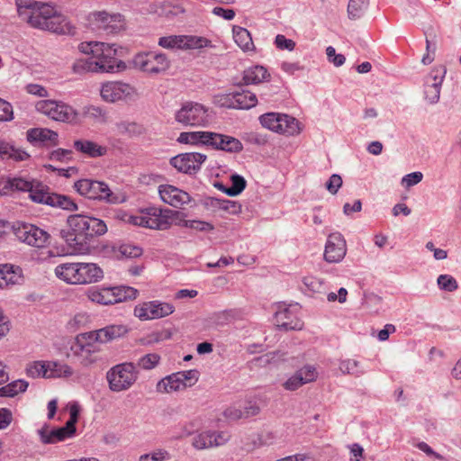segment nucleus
Listing matches in <instances>:
<instances>
[{"label":"nucleus","mask_w":461,"mask_h":461,"mask_svg":"<svg viewBox=\"0 0 461 461\" xmlns=\"http://www.w3.org/2000/svg\"><path fill=\"white\" fill-rule=\"evenodd\" d=\"M86 20L89 29L106 35L115 34L124 26L122 16L117 13L93 12L87 15Z\"/></svg>","instance_id":"9b49d317"},{"label":"nucleus","mask_w":461,"mask_h":461,"mask_svg":"<svg viewBox=\"0 0 461 461\" xmlns=\"http://www.w3.org/2000/svg\"><path fill=\"white\" fill-rule=\"evenodd\" d=\"M101 252L104 257L131 258L140 257L142 254V248L130 243L121 245L106 243L102 245Z\"/></svg>","instance_id":"412c9836"},{"label":"nucleus","mask_w":461,"mask_h":461,"mask_svg":"<svg viewBox=\"0 0 461 461\" xmlns=\"http://www.w3.org/2000/svg\"><path fill=\"white\" fill-rule=\"evenodd\" d=\"M347 245L343 235L339 232H333L328 236L324 259L329 263H339L346 256Z\"/></svg>","instance_id":"a211bd4d"},{"label":"nucleus","mask_w":461,"mask_h":461,"mask_svg":"<svg viewBox=\"0 0 461 461\" xmlns=\"http://www.w3.org/2000/svg\"><path fill=\"white\" fill-rule=\"evenodd\" d=\"M46 367L49 378L69 377L73 374V370L68 365L58 361L48 362Z\"/></svg>","instance_id":"72a5a7b5"},{"label":"nucleus","mask_w":461,"mask_h":461,"mask_svg":"<svg viewBox=\"0 0 461 461\" xmlns=\"http://www.w3.org/2000/svg\"><path fill=\"white\" fill-rule=\"evenodd\" d=\"M83 114L85 117L103 121L104 120L105 112L99 106L89 105L84 107Z\"/></svg>","instance_id":"603ef678"},{"label":"nucleus","mask_w":461,"mask_h":461,"mask_svg":"<svg viewBox=\"0 0 461 461\" xmlns=\"http://www.w3.org/2000/svg\"><path fill=\"white\" fill-rule=\"evenodd\" d=\"M342 178L339 174H332L325 184L326 189L332 194H336L342 185Z\"/></svg>","instance_id":"5fc2aeb1"},{"label":"nucleus","mask_w":461,"mask_h":461,"mask_svg":"<svg viewBox=\"0 0 461 461\" xmlns=\"http://www.w3.org/2000/svg\"><path fill=\"white\" fill-rule=\"evenodd\" d=\"M176 122L185 127H205L209 124L208 109L197 102L187 101L175 113Z\"/></svg>","instance_id":"1a4fd4ad"},{"label":"nucleus","mask_w":461,"mask_h":461,"mask_svg":"<svg viewBox=\"0 0 461 461\" xmlns=\"http://www.w3.org/2000/svg\"><path fill=\"white\" fill-rule=\"evenodd\" d=\"M137 377L136 366L131 362L115 365L106 373L109 389L114 393L128 390L136 382Z\"/></svg>","instance_id":"6e6552de"},{"label":"nucleus","mask_w":461,"mask_h":461,"mask_svg":"<svg viewBox=\"0 0 461 461\" xmlns=\"http://www.w3.org/2000/svg\"><path fill=\"white\" fill-rule=\"evenodd\" d=\"M156 388L159 393H169L185 389V384L183 383L179 373L176 372L158 381Z\"/></svg>","instance_id":"7c9ffc66"},{"label":"nucleus","mask_w":461,"mask_h":461,"mask_svg":"<svg viewBox=\"0 0 461 461\" xmlns=\"http://www.w3.org/2000/svg\"><path fill=\"white\" fill-rule=\"evenodd\" d=\"M274 43L278 50H286L289 51L294 50L296 45L293 40L286 38L283 34H277Z\"/></svg>","instance_id":"864d4df0"},{"label":"nucleus","mask_w":461,"mask_h":461,"mask_svg":"<svg viewBox=\"0 0 461 461\" xmlns=\"http://www.w3.org/2000/svg\"><path fill=\"white\" fill-rule=\"evenodd\" d=\"M438 288L445 292H454L458 288L457 281L450 275L442 274L437 278Z\"/></svg>","instance_id":"79ce46f5"},{"label":"nucleus","mask_w":461,"mask_h":461,"mask_svg":"<svg viewBox=\"0 0 461 461\" xmlns=\"http://www.w3.org/2000/svg\"><path fill=\"white\" fill-rule=\"evenodd\" d=\"M13 118L14 113L11 104L0 98V122H8Z\"/></svg>","instance_id":"052dcab7"},{"label":"nucleus","mask_w":461,"mask_h":461,"mask_svg":"<svg viewBox=\"0 0 461 461\" xmlns=\"http://www.w3.org/2000/svg\"><path fill=\"white\" fill-rule=\"evenodd\" d=\"M243 139L246 142L257 146H264L268 142V136L258 131L247 132Z\"/></svg>","instance_id":"09e8293b"},{"label":"nucleus","mask_w":461,"mask_h":461,"mask_svg":"<svg viewBox=\"0 0 461 461\" xmlns=\"http://www.w3.org/2000/svg\"><path fill=\"white\" fill-rule=\"evenodd\" d=\"M35 109L37 112L56 122L69 124H76L79 122L78 112L63 101L52 99L40 100L35 104Z\"/></svg>","instance_id":"423d86ee"},{"label":"nucleus","mask_w":461,"mask_h":461,"mask_svg":"<svg viewBox=\"0 0 461 461\" xmlns=\"http://www.w3.org/2000/svg\"><path fill=\"white\" fill-rule=\"evenodd\" d=\"M41 440L44 444H55L71 438L76 435L75 430L67 424L59 428L44 426L38 430Z\"/></svg>","instance_id":"4be33fe9"},{"label":"nucleus","mask_w":461,"mask_h":461,"mask_svg":"<svg viewBox=\"0 0 461 461\" xmlns=\"http://www.w3.org/2000/svg\"><path fill=\"white\" fill-rule=\"evenodd\" d=\"M47 363L42 361H34L28 364L25 372L27 376L32 378L44 377L49 378L48 369L46 367Z\"/></svg>","instance_id":"58836bf2"},{"label":"nucleus","mask_w":461,"mask_h":461,"mask_svg":"<svg viewBox=\"0 0 461 461\" xmlns=\"http://www.w3.org/2000/svg\"><path fill=\"white\" fill-rule=\"evenodd\" d=\"M185 35L163 36L158 39V45L167 50H184Z\"/></svg>","instance_id":"4c0bfd02"},{"label":"nucleus","mask_w":461,"mask_h":461,"mask_svg":"<svg viewBox=\"0 0 461 461\" xmlns=\"http://www.w3.org/2000/svg\"><path fill=\"white\" fill-rule=\"evenodd\" d=\"M219 102L225 108L249 110L257 105L258 98L256 94L240 87L239 90L221 95Z\"/></svg>","instance_id":"ddd939ff"},{"label":"nucleus","mask_w":461,"mask_h":461,"mask_svg":"<svg viewBox=\"0 0 461 461\" xmlns=\"http://www.w3.org/2000/svg\"><path fill=\"white\" fill-rule=\"evenodd\" d=\"M0 157L3 160L24 161L30 155L23 149L0 139Z\"/></svg>","instance_id":"c85d7f7f"},{"label":"nucleus","mask_w":461,"mask_h":461,"mask_svg":"<svg viewBox=\"0 0 461 461\" xmlns=\"http://www.w3.org/2000/svg\"><path fill=\"white\" fill-rule=\"evenodd\" d=\"M175 312L172 303L158 300L146 302V320H156L167 317Z\"/></svg>","instance_id":"bb28decb"},{"label":"nucleus","mask_w":461,"mask_h":461,"mask_svg":"<svg viewBox=\"0 0 461 461\" xmlns=\"http://www.w3.org/2000/svg\"><path fill=\"white\" fill-rule=\"evenodd\" d=\"M270 77V74L267 72V68L260 65H254L243 72V81L244 85H258Z\"/></svg>","instance_id":"c756f323"},{"label":"nucleus","mask_w":461,"mask_h":461,"mask_svg":"<svg viewBox=\"0 0 461 461\" xmlns=\"http://www.w3.org/2000/svg\"><path fill=\"white\" fill-rule=\"evenodd\" d=\"M181 225L201 232H210L214 230L212 223L201 220H183Z\"/></svg>","instance_id":"37998d69"},{"label":"nucleus","mask_w":461,"mask_h":461,"mask_svg":"<svg viewBox=\"0 0 461 461\" xmlns=\"http://www.w3.org/2000/svg\"><path fill=\"white\" fill-rule=\"evenodd\" d=\"M416 447L419 450L424 452L428 456L434 457L437 460L444 459V456L441 454L434 451L433 448L424 441L418 442Z\"/></svg>","instance_id":"0e129e2a"},{"label":"nucleus","mask_w":461,"mask_h":461,"mask_svg":"<svg viewBox=\"0 0 461 461\" xmlns=\"http://www.w3.org/2000/svg\"><path fill=\"white\" fill-rule=\"evenodd\" d=\"M118 131L122 133H128L130 136L140 135L142 132V125L134 122H122L117 125Z\"/></svg>","instance_id":"49530a36"},{"label":"nucleus","mask_w":461,"mask_h":461,"mask_svg":"<svg viewBox=\"0 0 461 461\" xmlns=\"http://www.w3.org/2000/svg\"><path fill=\"white\" fill-rule=\"evenodd\" d=\"M210 134V131H183L176 141L181 144L209 148Z\"/></svg>","instance_id":"a878e982"},{"label":"nucleus","mask_w":461,"mask_h":461,"mask_svg":"<svg viewBox=\"0 0 461 461\" xmlns=\"http://www.w3.org/2000/svg\"><path fill=\"white\" fill-rule=\"evenodd\" d=\"M72 158V150L65 149H58L50 154V159L52 161L65 162Z\"/></svg>","instance_id":"bf43d9fd"},{"label":"nucleus","mask_w":461,"mask_h":461,"mask_svg":"<svg viewBox=\"0 0 461 461\" xmlns=\"http://www.w3.org/2000/svg\"><path fill=\"white\" fill-rule=\"evenodd\" d=\"M184 50L203 49L212 46V41L204 37L185 35Z\"/></svg>","instance_id":"c03bdc74"},{"label":"nucleus","mask_w":461,"mask_h":461,"mask_svg":"<svg viewBox=\"0 0 461 461\" xmlns=\"http://www.w3.org/2000/svg\"><path fill=\"white\" fill-rule=\"evenodd\" d=\"M259 406L255 401L248 400L243 406L244 418L257 415L259 412Z\"/></svg>","instance_id":"69168bd1"},{"label":"nucleus","mask_w":461,"mask_h":461,"mask_svg":"<svg viewBox=\"0 0 461 461\" xmlns=\"http://www.w3.org/2000/svg\"><path fill=\"white\" fill-rule=\"evenodd\" d=\"M15 5L19 18L33 28L58 34L74 33V27L67 18L58 14L50 4L34 0H15Z\"/></svg>","instance_id":"f03ea898"},{"label":"nucleus","mask_w":461,"mask_h":461,"mask_svg":"<svg viewBox=\"0 0 461 461\" xmlns=\"http://www.w3.org/2000/svg\"><path fill=\"white\" fill-rule=\"evenodd\" d=\"M79 412H80L79 405L77 403H73L69 408V419L67 420L66 424L70 429L75 430V432L77 431L76 424L78 420Z\"/></svg>","instance_id":"680f3d73"},{"label":"nucleus","mask_w":461,"mask_h":461,"mask_svg":"<svg viewBox=\"0 0 461 461\" xmlns=\"http://www.w3.org/2000/svg\"><path fill=\"white\" fill-rule=\"evenodd\" d=\"M73 148L76 151L92 158L103 157L107 153L106 147L101 146L95 141L86 139L76 140L73 143Z\"/></svg>","instance_id":"b1692460"},{"label":"nucleus","mask_w":461,"mask_h":461,"mask_svg":"<svg viewBox=\"0 0 461 461\" xmlns=\"http://www.w3.org/2000/svg\"><path fill=\"white\" fill-rule=\"evenodd\" d=\"M23 282V270L20 267L4 264L0 265V288L21 285Z\"/></svg>","instance_id":"5701e85b"},{"label":"nucleus","mask_w":461,"mask_h":461,"mask_svg":"<svg viewBox=\"0 0 461 461\" xmlns=\"http://www.w3.org/2000/svg\"><path fill=\"white\" fill-rule=\"evenodd\" d=\"M212 438L210 435V430L200 433L194 438L193 446L194 447V448L199 450L212 447L213 443L212 441Z\"/></svg>","instance_id":"de8ad7c7"},{"label":"nucleus","mask_w":461,"mask_h":461,"mask_svg":"<svg viewBox=\"0 0 461 461\" xmlns=\"http://www.w3.org/2000/svg\"><path fill=\"white\" fill-rule=\"evenodd\" d=\"M67 222L69 230H62L60 236L73 254L90 253L94 238L101 237L108 230L104 220L85 213L69 215Z\"/></svg>","instance_id":"f257e3e1"},{"label":"nucleus","mask_w":461,"mask_h":461,"mask_svg":"<svg viewBox=\"0 0 461 461\" xmlns=\"http://www.w3.org/2000/svg\"><path fill=\"white\" fill-rule=\"evenodd\" d=\"M447 74V68L444 65H440L435 68L429 74V77L432 78L433 83L440 82V86L444 81V78Z\"/></svg>","instance_id":"338daca9"},{"label":"nucleus","mask_w":461,"mask_h":461,"mask_svg":"<svg viewBox=\"0 0 461 461\" xmlns=\"http://www.w3.org/2000/svg\"><path fill=\"white\" fill-rule=\"evenodd\" d=\"M339 370L343 374L359 376L365 373V370L359 366V362L354 359L342 360L339 364Z\"/></svg>","instance_id":"a19ab883"},{"label":"nucleus","mask_w":461,"mask_h":461,"mask_svg":"<svg viewBox=\"0 0 461 461\" xmlns=\"http://www.w3.org/2000/svg\"><path fill=\"white\" fill-rule=\"evenodd\" d=\"M209 148L227 153H240L243 150V144L233 136L211 131Z\"/></svg>","instance_id":"6ab92c4d"},{"label":"nucleus","mask_w":461,"mask_h":461,"mask_svg":"<svg viewBox=\"0 0 461 461\" xmlns=\"http://www.w3.org/2000/svg\"><path fill=\"white\" fill-rule=\"evenodd\" d=\"M440 89V82L427 86L424 90L425 99L431 104H437L439 100Z\"/></svg>","instance_id":"a18cd8bd"},{"label":"nucleus","mask_w":461,"mask_h":461,"mask_svg":"<svg viewBox=\"0 0 461 461\" xmlns=\"http://www.w3.org/2000/svg\"><path fill=\"white\" fill-rule=\"evenodd\" d=\"M303 384V376H300V375L295 372L283 384V386L285 390L295 391Z\"/></svg>","instance_id":"6e6d98bb"},{"label":"nucleus","mask_w":461,"mask_h":461,"mask_svg":"<svg viewBox=\"0 0 461 461\" xmlns=\"http://www.w3.org/2000/svg\"><path fill=\"white\" fill-rule=\"evenodd\" d=\"M100 93L103 100L109 103H114L120 100H132L136 95L133 86L119 81H111L103 84Z\"/></svg>","instance_id":"dca6fc26"},{"label":"nucleus","mask_w":461,"mask_h":461,"mask_svg":"<svg viewBox=\"0 0 461 461\" xmlns=\"http://www.w3.org/2000/svg\"><path fill=\"white\" fill-rule=\"evenodd\" d=\"M230 196H238L240 194L247 186L246 179L237 173L230 175Z\"/></svg>","instance_id":"ea45409f"},{"label":"nucleus","mask_w":461,"mask_h":461,"mask_svg":"<svg viewBox=\"0 0 461 461\" xmlns=\"http://www.w3.org/2000/svg\"><path fill=\"white\" fill-rule=\"evenodd\" d=\"M369 6V0H349L348 5V14L350 20H357L362 17Z\"/></svg>","instance_id":"e433bc0d"},{"label":"nucleus","mask_w":461,"mask_h":461,"mask_svg":"<svg viewBox=\"0 0 461 461\" xmlns=\"http://www.w3.org/2000/svg\"><path fill=\"white\" fill-rule=\"evenodd\" d=\"M114 44L100 41L82 42L78 49L80 52L88 55L79 59L73 64L76 74L85 73H114L125 68L122 61L117 60V49Z\"/></svg>","instance_id":"7ed1b4c3"},{"label":"nucleus","mask_w":461,"mask_h":461,"mask_svg":"<svg viewBox=\"0 0 461 461\" xmlns=\"http://www.w3.org/2000/svg\"><path fill=\"white\" fill-rule=\"evenodd\" d=\"M4 189L7 193L10 190L28 192L32 201L37 203L70 212L78 209L77 204L69 196L50 192V187L40 181L14 177L5 183Z\"/></svg>","instance_id":"20e7f679"},{"label":"nucleus","mask_w":461,"mask_h":461,"mask_svg":"<svg viewBox=\"0 0 461 461\" xmlns=\"http://www.w3.org/2000/svg\"><path fill=\"white\" fill-rule=\"evenodd\" d=\"M74 188L80 195L88 199L105 201L109 203H121L124 201L118 194L113 193L108 185L102 181L80 179L75 183Z\"/></svg>","instance_id":"0eeeda50"},{"label":"nucleus","mask_w":461,"mask_h":461,"mask_svg":"<svg viewBox=\"0 0 461 461\" xmlns=\"http://www.w3.org/2000/svg\"><path fill=\"white\" fill-rule=\"evenodd\" d=\"M212 14H213L216 16L221 17L222 19H224L226 21L233 20L236 15V13L233 9L223 8L221 6H215L212 10Z\"/></svg>","instance_id":"e2e57ef3"},{"label":"nucleus","mask_w":461,"mask_h":461,"mask_svg":"<svg viewBox=\"0 0 461 461\" xmlns=\"http://www.w3.org/2000/svg\"><path fill=\"white\" fill-rule=\"evenodd\" d=\"M138 291L131 286H100L89 293V299L99 304H114L122 301L135 299Z\"/></svg>","instance_id":"9d476101"},{"label":"nucleus","mask_w":461,"mask_h":461,"mask_svg":"<svg viewBox=\"0 0 461 461\" xmlns=\"http://www.w3.org/2000/svg\"><path fill=\"white\" fill-rule=\"evenodd\" d=\"M206 158V155L199 152L182 153L171 158L170 165L178 172L194 175Z\"/></svg>","instance_id":"f3484780"},{"label":"nucleus","mask_w":461,"mask_h":461,"mask_svg":"<svg viewBox=\"0 0 461 461\" xmlns=\"http://www.w3.org/2000/svg\"><path fill=\"white\" fill-rule=\"evenodd\" d=\"M423 178V174L420 171L411 172L402 178V185L405 187H411L419 184Z\"/></svg>","instance_id":"4d7b16f0"},{"label":"nucleus","mask_w":461,"mask_h":461,"mask_svg":"<svg viewBox=\"0 0 461 461\" xmlns=\"http://www.w3.org/2000/svg\"><path fill=\"white\" fill-rule=\"evenodd\" d=\"M55 274L59 279L72 285L95 283L104 276L100 267L95 263L85 262L59 264L55 268Z\"/></svg>","instance_id":"39448f33"},{"label":"nucleus","mask_w":461,"mask_h":461,"mask_svg":"<svg viewBox=\"0 0 461 461\" xmlns=\"http://www.w3.org/2000/svg\"><path fill=\"white\" fill-rule=\"evenodd\" d=\"M280 123L282 125L281 129L278 130V133L286 136L297 135L303 129L301 122L295 117L286 113H282Z\"/></svg>","instance_id":"2f4dec72"},{"label":"nucleus","mask_w":461,"mask_h":461,"mask_svg":"<svg viewBox=\"0 0 461 461\" xmlns=\"http://www.w3.org/2000/svg\"><path fill=\"white\" fill-rule=\"evenodd\" d=\"M233 39L235 42L245 51H248L253 47V41L250 32L243 27L233 26L232 28Z\"/></svg>","instance_id":"473e14b6"},{"label":"nucleus","mask_w":461,"mask_h":461,"mask_svg":"<svg viewBox=\"0 0 461 461\" xmlns=\"http://www.w3.org/2000/svg\"><path fill=\"white\" fill-rule=\"evenodd\" d=\"M14 233L19 240L32 247L45 248L50 243V233L34 224L17 222Z\"/></svg>","instance_id":"f8f14e48"},{"label":"nucleus","mask_w":461,"mask_h":461,"mask_svg":"<svg viewBox=\"0 0 461 461\" xmlns=\"http://www.w3.org/2000/svg\"><path fill=\"white\" fill-rule=\"evenodd\" d=\"M28 382L18 379L0 387V397H14L19 393H23L28 388Z\"/></svg>","instance_id":"f704fd0d"},{"label":"nucleus","mask_w":461,"mask_h":461,"mask_svg":"<svg viewBox=\"0 0 461 461\" xmlns=\"http://www.w3.org/2000/svg\"><path fill=\"white\" fill-rule=\"evenodd\" d=\"M129 331L126 325L111 324L88 333L91 340L105 344L124 337Z\"/></svg>","instance_id":"aec40b11"},{"label":"nucleus","mask_w":461,"mask_h":461,"mask_svg":"<svg viewBox=\"0 0 461 461\" xmlns=\"http://www.w3.org/2000/svg\"><path fill=\"white\" fill-rule=\"evenodd\" d=\"M160 199L175 208H182L184 205L196 207L198 203L185 191L172 185H160L158 187Z\"/></svg>","instance_id":"4468645a"},{"label":"nucleus","mask_w":461,"mask_h":461,"mask_svg":"<svg viewBox=\"0 0 461 461\" xmlns=\"http://www.w3.org/2000/svg\"><path fill=\"white\" fill-rule=\"evenodd\" d=\"M296 372L300 375V376H303L304 384L315 381L318 376L315 366L312 365H305Z\"/></svg>","instance_id":"8fccbe9b"},{"label":"nucleus","mask_w":461,"mask_h":461,"mask_svg":"<svg viewBox=\"0 0 461 461\" xmlns=\"http://www.w3.org/2000/svg\"><path fill=\"white\" fill-rule=\"evenodd\" d=\"M276 320L279 330H300L303 325L300 320L294 319V314L289 308L278 310Z\"/></svg>","instance_id":"cd10ccee"},{"label":"nucleus","mask_w":461,"mask_h":461,"mask_svg":"<svg viewBox=\"0 0 461 461\" xmlns=\"http://www.w3.org/2000/svg\"><path fill=\"white\" fill-rule=\"evenodd\" d=\"M219 209L230 214H238L241 212V204L237 201L221 198Z\"/></svg>","instance_id":"3c124183"},{"label":"nucleus","mask_w":461,"mask_h":461,"mask_svg":"<svg viewBox=\"0 0 461 461\" xmlns=\"http://www.w3.org/2000/svg\"><path fill=\"white\" fill-rule=\"evenodd\" d=\"M58 133L47 128H32L27 131V140L33 144H57Z\"/></svg>","instance_id":"393cba45"},{"label":"nucleus","mask_w":461,"mask_h":461,"mask_svg":"<svg viewBox=\"0 0 461 461\" xmlns=\"http://www.w3.org/2000/svg\"><path fill=\"white\" fill-rule=\"evenodd\" d=\"M146 58L153 59L161 68H168V60L164 53L146 52Z\"/></svg>","instance_id":"774afa93"},{"label":"nucleus","mask_w":461,"mask_h":461,"mask_svg":"<svg viewBox=\"0 0 461 461\" xmlns=\"http://www.w3.org/2000/svg\"><path fill=\"white\" fill-rule=\"evenodd\" d=\"M281 115V113L270 112L260 115L258 120L262 127L278 133L282 125L280 123Z\"/></svg>","instance_id":"c9c22d12"},{"label":"nucleus","mask_w":461,"mask_h":461,"mask_svg":"<svg viewBox=\"0 0 461 461\" xmlns=\"http://www.w3.org/2000/svg\"><path fill=\"white\" fill-rule=\"evenodd\" d=\"M179 375L182 378L184 384L186 386L193 385L195 382L198 381L199 372L196 369H190L186 371H179Z\"/></svg>","instance_id":"13d9d810"},{"label":"nucleus","mask_w":461,"mask_h":461,"mask_svg":"<svg viewBox=\"0 0 461 461\" xmlns=\"http://www.w3.org/2000/svg\"><path fill=\"white\" fill-rule=\"evenodd\" d=\"M180 213L168 208L146 206V229L167 230L174 217Z\"/></svg>","instance_id":"2eb2a0df"}]
</instances>
